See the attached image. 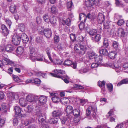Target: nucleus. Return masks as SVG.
I'll return each mask as SVG.
<instances>
[{"instance_id": "1", "label": "nucleus", "mask_w": 128, "mask_h": 128, "mask_svg": "<svg viewBox=\"0 0 128 128\" xmlns=\"http://www.w3.org/2000/svg\"><path fill=\"white\" fill-rule=\"evenodd\" d=\"M74 49L76 52L81 55L84 54L86 50V48L85 46L80 45L79 44H76Z\"/></svg>"}, {"instance_id": "2", "label": "nucleus", "mask_w": 128, "mask_h": 128, "mask_svg": "<svg viewBox=\"0 0 128 128\" xmlns=\"http://www.w3.org/2000/svg\"><path fill=\"white\" fill-rule=\"evenodd\" d=\"M2 60V62L0 60V67H1L4 62L6 65L10 64L13 65L15 66H16V64H14L15 63L14 62H12L10 59L4 56Z\"/></svg>"}, {"instance_id": "3", "label": "nucleus", "mask_w": 128, "mask_h": 128, "mask_svg": "<svg viewBox=\"0 0 128 128\" xmlns=\"http://www.w3.org/2000/svg\"><path fill=\"white\" fill-rule=\"evenodd\" d=\"M50 74L52 76L57 77L58 78H60L63 80L64 82L66 84H68L69 82V80L70 79V78L67 76L65 75L62 76H58L56 74L53 73H51Z\"/></svg>"}, {"instance_id": "4", "label": "nucleus", "mask_w": 128, "mask_h": 128, "mask_svg": "<svg viewBox=\"0 0 128 128\" xmlns=\"http://www.w3.org/2000/svg\"><path fill=\"white\" fill-rule=\"evenodd\" d=\"M48 98L47 96L42 95L40 96L38 98L39 104L41 105L45 104L47 101Z\"/></svg>"}, {"instance_id": "5", "label": "nucleus", "mask_w": 128, "mask_h": 128, "mask_svg": "<svg viewBox=\"0 0 128 128\" xmlns=\"http://www.w3.org/2000/svg\"><path fill=\"white\" fill-rule=\"evenodd\" d=\"M20 37L16 35L13 36L12 41L14 44L16 45H18L20 44Z\"/></svg>"}, {"instance_id": "6", "label": "nucleus", "mask_w": 128, "mask_h": 128, "mask_svg": "<svg viewBox=\"0 0 128 128\" xmlns=\"http://www.w3.org/2000/svg\"><path fill=\"white\" fill-rule=\"evenodd\" d=\"M96 108L94 106H90L86 110V114L87 116H89L91 114V112H94L97 111Z\"/></svg>"}, {"instance_id": "7", "label": "nucleus", "mask_w": 128, "mask_h": 128, "mask_svg": "<svg viewBox=\"0 0 128 128\" xmlns=\"http://www.w3.org/2000/svg\"><path fill=\"white\" fill-rule=\"evenodd\" d=\"M35 49L32 47L30 48V58L31 60H34L35 59L34 56L36 55L37 53H35Z\"/></svg>"}, {"instance_id": "8", "label": "nucleus", "mask_w": 128, "mask_h": 128, "mask_svg": "<svg viewBox=\"0 0 128 128\" xmlns=\"http://www.w3.org/2000/svg\"><path fill=\"white\" fill-rule=\"evenodd\" d=\"M88 18L89 19H91L92 18V16L90 14V13H89L87 16H86L84 14L81 13L80 14V20H81L82 18L84 19V21H85L86 18Z\"/></svg>"}, {"instance_id": "9", "label": "nucleus", "mask_w": 128, "mask_h": 128, "mask_svg": "<svg viewBox=\"0 0 128 128\" xmlns=\"http://www.w3.org/2000/svg\"><path fill=\"white\" fill-rule=\"evenodd\" d=\"M38 99V96L32 95H29L26 97L27 100L30 102L36 101Z\"/></svg>"}, {"instance_id": "10", "label": "nucleus", "mask_w": 128, "mask_h": 128, "mask_svg": "<svg viewBox=\"0 0 128 128\" xmlns=\"http://www.w3.org/2000/svg\"><path fill=\"white\" fill-rule=\"evenodd\" d=\"M105 17L104 15L101 13L98 14L97 18L98 22L100 24L102 23L104 20Z\"/></svg>"}, {"instance_id": "11", "label": "nucleus", "mask_w": 128, "mask_h": 128, "mask_svg": "<svg viewBox=\"0 0 128 128\" xmlns=\"http://www.w3.org/2000/svg\"><path fill=\"white\" fill-rule=\"evenodd\" d=\"M20 37V39H22L23 42L26 43L28 42L29 38L28 36L25 34H22L21 36Z\"/></svg>"}, {"instance_id": "12", "label": "nucleus", "mask_w": 128, "mask_h": 128, "mask_svg": "<svg viewBox=\"0 0 128 128\" xmlns=\"http://www.w3.org/2000/svg\"><path fill=\"white\" fill-rule=\"evenodd\" d=\"M44 33L46 37L48 38H50L52 36V32L51 30L49 28L45 29L44 31Z\"/></svg>"}, {"instance_id": "13", "label": "nucleus", "mask_w": 128, "mask_h": 128, "mask_svg": "<svg viewBox=\"0 0 128 128\" xmlns=\"http://www.w3.org/2000/svg\"><path fill=\"white\" fill-rule=\"evenodd\" d=\"M80 119V116H74L73 120L71 122L72 124L74 126H76L78 124Z\"/></svg>"}, {"instance_id": "14", "label": "nucleus", "mask_w": 128, "mask_h": 128, "mask_svg": "<svg viewBox=\"0 0 128 128\" xmlns=\"http://www.w3.org/2000/svg\"><path fill=\"white\" fill-rule=\"evenodd\" d=\"M34 57L35 58V59L34 60H32L33 61H35L36 60L38 61H44L43 59V55L42 54L37 55V54Z\"/></svg>"}, {"instance_id": "15", "label": "nucleus", "mask_w": 128, "mask_h": 128, "mask_svg": "<svg viewBox=\"0 0 128 128\" xmlns=\"http://www.w3.org/2000/svg\"><path fill=\"white\" fill-rule=\"evenodd\" d=\"M52 114L53 117L60 118L62 115V113L61 111L59 110L54 111L52 112Z\"/></svg>"}, {"instance_id": "16", "label": "nucleus", "mask_w": 128, "mask_h": 128, "mask_svg": "<svg viewBox=\"0 0 128 128\" xmlns=\"http://www.w3.org/2000/svg\"><path fill=\"white\" fill-rule=\"evenodd\" d=\"M2 33L4 36H6L9 34V31L6 26L2 24Z\"/></svg>"}, {"instance_id": "17", "label": "nucleus", "mask_w": 128, "mask_h": 128, "mask_svg": "<svg viewBox=\"0 0 128 128\" xmlns=\"http://www.w3.org/2000/svg\"><path fill=\"white\" fill-rule=\"evenodd\" d=\"M19 102L20 105L22 107L25 106L27 104L26 99L23 98H21L20 99Z\"/></svg>"}, {"instance_id": "18", "label": "nucleus", "mask_w": 128, "mask_h": 128, "mask_svg": "<svg viewBox=\"0 0 128 128\" xmlns=\"http://www.w3.org/2000/svg\"><path fill=\"white\" fill-rule=\"evenodd\" d=\"M114 66L116 72H122V69L120 65L118 64V63H116L114 64Z\"/></svg>"}, {"instance_id": "19", "label": "nucleus", "mask_w": 128, "mask_h": 128, "mask_svg": "<svg viewBox=\"0 0 128 128\" xmlns=\"http://www.w3.org/2000/svg\"><path fill=\"white\" fill-rule=\"evenodd\" d=\"M14 110L16 114L19 115L21 112V109L18 106H16L14 108Z\"/></svg>"}, {"instance_id": "20", "label": "nucleus", "mask_w": 128, "mask_h": 128, "mask_svg": "<svg viewBox=\"0 0 128 128\" xmlns=\"http://www.w3.org/2000/svg\"><path fill=\"white\" fill-rule=\"evenodd\" d=\"M98 31L96 29H92L88 32V34L90 36H91L96 34Z\"/></svg>"}, {"instance_id": "21", "label": "nucleus", "mask_w": 128, "mask_h": 128, "mask_svg": "<svg viewBox=\"0 0 128 128\" xmlns=\"http://www.w3.org/2000/svg\"><path fill=\"white\" fill-rule=\"evenodd\" d=\"M95 61L98 63L100 64L102 62V57L101 56L95 55L94 57Z\"/></svg>"}, {"instance_id": "22", "label": "nucleus", "mask_w": 128, "mask_h": 128, "mask_svg": "<svg viewBox=\"0 0 128 128\" xmlns=\"http://www.w3.org/2000/svg\"><path fill=\"white\" fill-rule=\"evenodd\" d=\"M68 116L66 115L65 116H62L60 119L62 123L63 124H65L68 121Z\"/></svg>"}, {"instance_id": "23", "label": "nucleus", "mask_w": 128, "mask_h": 128, "mask_svg": "<svg viewBox=\"0 0 128 128\" xmlns=\"http://www.w3.org/2000/svg\"><path fill=\"white\" fill-rule=\"evenodd\" d=\"M16 8V6L15 5L12 4L10 7V11L13 14L16 13L17 11Z\"/></svg>"}, {"instance_id": "24", "label": "nucleus", "mask_w": 128, "mask_h": 128, "mask_svg": "<svg viewBox=\"0 0 128 128\" xmlns=\"http://www.w3.org/2000/svg\"><path fill=\"white\" fill-rule=\"evenodd\" d=\"M118 33L122 37H124L125 34V32L124 29L122 28H119L118 29Z\"/></svg>"}, {"instance_id": "25", "label": "nucleus", "mask_w": 128, "mask_h": 128, "mask_svg": "<svg viewBox=\"0 0 128 128\" xmlns=\"http://www.w3.org/2000/svg\"><path fill=\"white\" fill-rule=\"evenodd\" d=\"M72 113L75 117L80 116V110L78 109H75L73 110Z\"/></svg>"}, {"instance_id": "26", "label": "nucleus", "mask_w": 128, "mask_h": 128, "mask_svg": "<svg viewBox=\"0 0 128 128\" xmlns=\"http://www.w3.org/2000/svg\"><path fill=\"white\" fill-rule=\"evenodd\" d=\"M43 18L44 21L48 23L50 22V17L48 14H44L43 16Z\"/></svg>"}, {"instance_id": "27", "label": "nucleus", "mask_w": 128, "mask_h": 128, "mask_svg": "<svg viewBox=\"0 0 128 128\" xmlns=\"http://www.w3.org/2000/svg\"><path fill=\"white\" fill-rule=\"evenodd\" d=\"M58 120L56 118H54L53 117H50L48 120L49 122L51 124H54L57 123Z\"/></svg>"}, {"instance_id": "28", "label": "nucleus", "mask_w": 128, "mask_h": 128, "mask_svg": "<svg viewBox=\"0 0 128 128\" xmlns=\"http://www.w3.org/2000/svg\"><path fill=\"white\" fill-rule=\"evenodd\" d=\"M73 111L72 107V106H68L66 107V111L67 114H70Z\"/></svg>"}, {"instance_id": "29", "label": "nucleus", "mask_w": 128, "mask_h": 128, "mask_svg": "<svg viewBox=\"0 0 128 128\" xmlns=\"http://www.w3.org/2000/svg\"><path fill=\"white\" fill-rule=\"evenodd\" d=\"M62 24L63 25L66 24L68 26H70L71 24V20L70 19L68 18L65 20H62Z\"/></svg>"}, {"instance_id": "30", "label": "nucleus", "mask_w": 128, "mask_h": 128, "mask_svg": "<svg viewBox=\"0 0 128 128\" xmlns=\"http://www.w3.org/2000/svg\"><path fill=\"white\" fill-rule=\"evenodd\" d=\"M50 48L49 47H48L46 48V50L50 60L52 62H53V60L52 59L50 56Z\"/></svg>"}, {"instance_id": "31", "label": "nucleus", "mask_w": 128, "mask_h": 128, "mask_svg": "<svg viewBox=\"0 0 128 128\" xmlns=\"http://www.w3.org/2000/svg\"><path fill=\"white\" fill-rule=\"evenodd\" d=\"M1 108L2 110H3V111L5 113H6L7 112V108L6 104L4 103H2L1 104Z\"/></svg>"}, {"instance_id": "32", "label": "nucleus", "mask_w": 128, "mask_h": 128, "mask_svg": "<svg viewBox=\"0 0 128 128\" xmlns=\"http://www.w3.org/2000/svg\"><path fill=\"white\" fill-rule=\"evenodd\" d=\"M14 49L13 46L10 44L7 45L5 48V50L7 52H11Z\"/></svg>"}, {"instance_id": "33", "label": "nucleus", "mask_w": 128, "mask_h": 128, "mask_svg": "<svg viewBox=\"0 0 128 128\" xmlns=\"http://www.w3.org/2000/svg\"><path fill=\"white\" fill-rule=\"evenodd\" d=\"M128 84V79H124L122 80L120 82H119L117 84L118 86H119L123 84Z\"/></svg>"}, {"instance_id": "34", "label": "nucleus", "mask_w": 128, "mask_h": 128, "mask_svg": "<svg viewBox=\"0 0 128 128\" xmlns=\"http://www.w3.org/2000/svg\"><path fill=\"white\" fill-rule=\"evenodd\" d=\"M99 52L101 54L103 55H106L108 54L107 50L105 48L100 49L99 50Z\"/></svg>"}, {"instance_id": "35", "label": "nucleus", "mask_w": 128, "mask_h": 128, "mask_svg": "<svg viewBox=\"0 0 128 128\" xmlns=\"http://www.w3.org/2000/svg\"><path fill=\"white\" fill-rule=\"evenodd\" d=\"M92 0H86L85 4L87 7H91L92 6Z\"/></svg>"}, {"instance_id": "36", "label": "nucleus", "mask_w": 128, "mask_h": 128, "mask_svg": "<svg viewBox=\"0 0 128 128\" xmlns=\"http://www.w3.org/2000/svg\"><path fill=\"white\" fill-rule=\"evenodd\" d=\"M13 93L11 92L8 93L7 94L8 99L10 101L13 100Z\"/></svg>"}, {"instance_id": "37", "label": "nucleus", "mask_w": 128, "mask_h": 128, "mask_svg": "<svg viewBox=\"0 0 128 128\" xmlns=\"http://www.w3.org/2000/svg\"><path fill=\"white\" fill-rule=\"evenodd\" d=\"M116 55V52L115 51H112L110 52L109 54L110 58L112 59H114Z\"/></svg>"}, {"instance_id": "38", "label": "nucleus", "mask_w": 128, "mask_h": 128, "mask_svg": "<svg viewBox=\"0 0 128 128\" xmlns=\"http://www.w3.org/2000/svg\"><path fill=\"white\" fill-rule=\"evenodd\" d=\"M23 51V48L21 46L18 47L17 49L16 52L19 54H21Z\"/></svg>"}, {"instance_id": "39", "label": "nucleus", "mask_w": 128, "mask_h": 128, "mask_svg": "<svg viewBox=\"0 0 128 128\" xmlns=\"http://www.w3.org/2000/svg\"><path fill=\"white\" fill-rule=\"evenodd\" d=\"M112 46L114 49L117 50L119 46V44L118 42L115 41L113 42Z\"/></svg>"}, {"instance_id": "40", "label": "nucleus", "mask_w": 128, "mask_h": 128, "mask_svg": "<svg viewBox=\"0 0 128 128\" xmlns=\"http://www.w3.org/2000/svg\"><path fill=\"white\" fill-rule=\"evenodd\" d=\"M50 23L53 26H55L56 24V20L55 17H52L50 20Z\"/></svg>"}, {"instance_id": "41", "label": "nucleus", "mask_w": 128, "mask_h": 128, "mask_svg": "<svg viewBox=\"0 0 128 128\" xmlns=\"http://www.w3.org/2000/svg\"><path fill=\"white\" fill-rule=\"evenodd\" d=\"M62 61L60 60L58 58H56V59L54 60V61L52 62L56 64H62Z\"/></svg>"}, {"instance_id": "42", "label": "nucleus", "mask_w": 128, "mask_h": 128, "mask_svg": "<svg viewBox=\"0 0 128 128\" xmlns=\"http://www.w3.org/2000/svg\"><path fill=\"white\" fill-rule=\"evenodd\" d=\"M92 6L95 5L96 6H99L100 4V1L99 0H92Z\"/></svg>"}, {"instance_id": "43", "label": "nucleus", "mask_w": 128, "mask_h": 128, "mask_svg": "<svg viewBox=\"0 0 128 128\" xmlns=\"http://www.w3.org/2000/svg\"><path fill=\"white\" fill-rule=\"evenodd\" d=\"M30 73L31 74V75H34L36 76H40L42 75V73L38 71V72H34L33 73L30 72Z\"/></svg>"}, {"instance_id": "44", "label": "nucleus", "mask_w": 128, "mask_h": 128, "mask_svg": "<svg viewBox=\"0 0 128 128\" xmlns=\"http://www.w3.org/2000/svg\"><path fill=\"white\" fill-rule=\"evenodd\" d=\"M51 12L53 14H56L58 10L56 6H54L51 7Z\"/></svg>"}, {"instance_id": "45", "label": "nucleus", "mask_w": 128, "mask_h": 128, "mask_svg": "<svg viewBox=\"0 0 128 128\" xmlns=\"http://www.w3.org/2000/svg\"><path fill=\"white\" fill-rule=\"evenodd\" d=\"M18 28L20 31L23 32L25 29V26L24 24H19Z\"/></svg>"}, {"instance_id": "46", "label": "nucleus", "mask_w": 128, "mask_h": 128, "mask_svg": "<svg viewBox=\"0 0 128 128\" xmlns=\"http://www.w3.org/2000/svg\"><path fill=\"white\" fill-rule=\"evenodd\" d=\"M61 101L63 104H65L68 102L69 100L66 98H64L61 100Z\"/></svg>"}, {"instance_id": "47", "label": "nucleus", "mask_w": 128, "mask_h": 128, "mask_svg": "<svg viewBox=\"0 0 128 128\" xmlns=\"http://www.w3.org/2000/svg\"><path fill=\"white\" fill-rule=\"evenodd\" d=\"M101 38V36L99 34H96L94 38L96 42H98L100 41Z\"/></svg>"}, {"instance_id": "48", "label": "nucleus", "mask_w": 128, "mask_h": 128, "mask_svg": "<svg viewBox=\"0 0 128 128\" xmlns=\"http://www.w3.org/2000/svg\"><path fill=\"white\" fill-rule=\"evenodd\" d=\"M72 63V62L71 60H66L64 61V65L68 66L70 65Z\"/></svg>"}, {"instance_id": "49", "label": "nucleus", "mask_w": 128, "mask_h": 128, "mask_svg": "<svg viewBox=\"0 0 128 128\" xmlns=\"http://www.w3.org/2000/svg\"><path fill=\"white\" fill-rule=\"evenodd\" d=\"M38 120L40 122V124L42 125L46 123L44 119L42 117H39Z\"/></svg>"}, {"instance_id": "50", "label": "nucleus", "mask_w": 128, "mask_h": 128, "mask_svg": "<svg viewBox=\"0 0 128 128\" xmlns=\"http://www.w3.org/2000/svg\"><path fill=\"white\" fill-rule=\"evenodd\" d=\"M54 40L55 43H57L60 40V38L58 35H55L54 38Z\"/></svg>"}, {"instance_id": "51", "label": "nucleus", "mask_w": 128, "mask_h": 128, "mask_svg": "<svg viewBox=\"0 0 128 128\" xmlns=\"http://www.w3.org/2000/svg\"><path fill=\"white\" fill-rule=\"evenodd\" d=\"M12 78L13 80L17 82H19L20 81V78L16 76L13 75Z\"/></svg>"}, {"instance_id": "52", "label": "nucleus", "mask_w": 128, "mask_h": 128, "mask_svg": "<svg viewBox=\"0 0 128 128\" xmlns=\"http://www.w3.org/2000/svg\"><path fill=\"white\" fill-rule=\"evenodd\" d=\"M107 88L110 92H111L113 90V86L111 84H106Z\"/></svg>"}, {"instance_id": "53", "label": "nucleus", "mask_w": 128, "mask_h": 128, "mask_svg": "<svg viewBox=\"0 0 128 128\" xmlns=\"http://www.w3.org/2000/svg\"><path fill=\"white\" fill-rule=\"evenodd\" d=\"M104 46L106 48H107L108 46V39L106 38H105L104 40Z\"/></svg>"}, {"instance_id": "54", "label": "nucleus", "mask_w": 128, "mask_h": 128, "mask_svg": "<svg viewBox=\"0 0 128 128\" xmlns=\"http://www.w3.org/2000/svg\"><path fill=\"white\" fill-rule=\"evenodd\" d=\"M105 82L104 81H103L102 82L99 81L98 82V85L100 87H101L103 86L104 87V85L105 84Z\"/></svg>"}, {"instance_id": "55", "label": "nucleus", "mask_w": 128, "mask_h": 128, "mask_svg": "<svg viewBox=\"0 0 128 128\" xmlns=\"http://www.w3.org/2000/svg\"><path fill=\"white\" fill-rule=\"evenodd\" d=\"M88 70L87 68H84L79 70V72L80 73L82 74L86 72Z\"/></svg>"}, {"instance_id": "56", "label": "nucleus", "mask_w": 128, "mask_h": 128, "mask_svg": "<svg viewBox=\"0 0 128 128\" xmlns=\"http://www.w3.org/2000/svg\"><path fill=\"white\" fill-rule=\"evenodd\" d=\"M52 101L54 102H58L60 100V99L56 96H54L52 98Z\"/></svg>"}, {"instance_id": "57", "label": "nucleus", "mask_w": 128, "mask_h": 128, "mask_svg": "<svg viewBox=\"0 0 128 128\" xmlns=\"http://www.w3.org/2000/svg\"><path fill=\"white\" fill-rule=\"evenodd\" d=\"M123 69L122 70H125L128 68V63L127 62H125L123 64Z\"/></svg>"}, {"instance_id": "58", "label": "nucleus", "mask_w": 128, "mask_h": 128, "mask_svg": "<svg viewBox=\"0 0 128 128\" xmlns=\"http://www.w3.org/2000/svg\"><path fill=\"white\" fill-rule=\"evenodd\" d=\"M31 123L30 120H26L24 121V124L26 126H27Z\"/></svg>"}, {"instance_id": "59", "label": "nucleus", "mask_w": 128, "mask_h": 128, "mask_svg": "<svg viewBox=\"0 0 128 128\" xmlns=\"http://www.w3.org/2000/svg\"><path fill=\"white\" fill-rule=\"evenodd\" d=\"M34 108L33 106L31 105H29L28 107V112H31L33 111Z\"/></svg>"}, {"instance_id": "60", "label": "nucleus", "mask_w": 128, "mask_h": 128, "mask_svg": "<svg viewBox=\"0 0 128 128\" xmlns=\"http://www.w3.org/2000/svg\"><path fill=\"white\" fill-rule=\"evenodd\" d=\"M70 39L72 41H74L76 39V37L74 34H71L70 36Z\"/></svg>"}, {"instance_id": "61", "label": "nucleus", "mask_w": 128, "mask_h": 128, "mask_svg": "<svg viewBox=\"0 0 128 128\" xmlns=\"http://www.w3.org/2000/svg\"><path fill=\"white\" fill-rule=\"evenodd\" d=\"M84 38L82 36H80L78 37V42H85V41H84Z\"/></svg>"}, {"instance_id": "62", "label": "nucleus", "mask_w": 128, "mask_h": 128, "mask_svg": "<svg viewBox=\"0 0 128 128\" xmlns=\"http://www.w3.org/2000/svg\"><path fill=\"white\" fill-rule=\"evenodd\" d=\"M74 88L81 89H83L84 88L82 86L79 84H76L74 85Z\"/></svg>"}, {"instance_id": "63", "label": "nucleus", "mask_w": 128, "mask_h": 128, "mask_svg": "<svg viewBox=\"0 0 128 128\" xmlns=\"http://www.w3.org/2000/svg\"><path fill=\"white\" fill-rule=\"evenodd\" d=\"M34 83L36 84H40L41 83L40 80L38 78H35L34 80Z\"/></svg>"}, {"instance_id": "64", "label": "nucleus", "mask_w": 128, "mask_h": 128, "mask_svg": "<svg viewBox=\"0 0 128 128\" xmlns=\"http://www.w3.org/2000/svg\"><path fill=\"white\" fill-rule=\"evenodd\" d=\"M124 21L123 19L120 20L118 21L117 24L119 26H121L124 24Z\"/></svg>"}]
</instances>
